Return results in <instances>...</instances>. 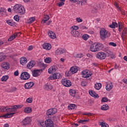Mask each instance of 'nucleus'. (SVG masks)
Returning a JSON list of instances; mask_svg holds the SVG:
<instances>
[{"label":"nucleus","instance_id":"1","mask_svg":"<svg viewBox=\"0 0 127 127\" xmlns=\"http://www.w3.org/2000/svg\"><path fill=\"white\" fill-rule=\"evenodd\" d=\"M23 107V105H18L10 106V108L8 107H0V112H12V110L16 111L18 109H21Z\"/></svg>","mask_w":127,"mask_h":127},{"label":"nucleus","instance_id":"2","mask_svg":"<svg viewBox=\"0 0 127 127\" xmlns=\"http://www.w3.org/2000/svg\"><path fill=\"white\" fill-rule=\"evenodd\" d=\"M100 38L104 41L106 38H109L111 36V33L107 31L105 28H102L100 31Z\"/></svg>","mask_w":127,"mask_h":127},{"label":"nucleus","instance_id":"3","mask_svg":"<svg viewBox=\"0 0 127 127\" xmlns=\"http://www.w3.org/2000/svg\"><path fill=\"white\" fill-rule=\"evenodd\" d=\"M23 8H24L22 6L19 5V4H16L13 6V11L16 12V13L23 14L24 12H23Z\"/></svg>","mask_w":127,"mask_h":127},{"label":"nucleus","instance_id":"4","mask_svg":"<svg viewBox=\"0 0 127 127\" xmlns=\"http://www.w3.org/2000/svg\"><path fill=\"white\" fill-rule=\"evenodd\" d=\"M31 123V119L29 117H26L23 119L21 122V126H24V127H26L27 125H29Z\"/></svg>","mask_w":127,"mask_h":127},{"label":"nucleus","instance_id":"5","mask_svg":"<svg viewBox=\"0 0 127 127\" xmlns=\"http://www.w3.org/2000/svg\"><path fill=\"white\" fill-rule=\"evenodd\" d=\"M30 78V74L28 73L27 72H23L21 73L20 75V79L21 80H28Z\"/></svg>","mask_w":127,"mask_h":127},{"label":"nucleus","instance_id":"6","mask_svg":"<svg viewBox=\"0 0 127 127\" xmlns=\"http://www.w3.org/2000/svg\"><path fill=\"white\" fill-rule=\"evenodd\" d=\"M62 85H64V87H71V86H72V82H71V81L66 78L63 79L62 80Z\"/></svg>","mask_w":127,"mask_h":127},{"label":"nucleus","instance_id":"7","mask_svg":"<svg viewBox=\"0 0 127 127\" xmlns=\"http://www.w3.org/2000/svg\"><path fill=\"white\" fill-rule=\"evenodd\" d=\"M77 72H78V69L77 68V66H72L69 71H67V74L66 75L67 77L70 76L71 75V74H75V73H77Z\"/></svg>","mask_w":127,"mask_h":127},{"label":"nucleus","instance_id":"8","mask_svg":"<svg viewBox=\"0 0 127 127\" xmlns=\"http://www.w3.org/2000/svg\"><path fill=\"white\" fill-rule=\"evenodd\" d=\"M96 57L98 59L104 60V59H106V57H107V54L104 52H98L96 55Z\"/></svg>","mask_w":127,"mask_h":127},{"label":"nucleus","instance_id":"9","mask_svg":"<svg viewBox=\"0 0 127 127\" xmlns=\"http://www.w3.org/2000/svg\"><path fill=\"white\" fill-rule=\"evenodd\" d=\"M43 72V69H36L32 71V75L33 77H38V76H40V74H41V72Z\"/></svg>","mask_w":127,"mask_h":127},{"label":"nucleus","instance_id":"10","mask_svg":"<svg viewBox=\"0 0 127 127\" xmlns=\"http://www.w3.org/2000/svg\"><path fill=\"white\" fill-rule=\"evenodd\" d=\"M97 48L98 47H97L96 44L94 43L90 46V50L92 52H97V51H99Z\"/></svg>","mask_w":127,"mask_h":127},{"label":"nucleus","instance_id":"11","mask_svg":"<svg viewBox=\"0 0 127 127\" xmlns=\"http://www.w3.org/2000/svg\"><path fill=\"white\" fill-rule=\"evenodd\" d=\"M70 33L74 37H79L80 36V33L79 32L75 29H72Z\"/></svg>","mask_w":127,"mask_h":127},{"label":"nucleus","instance_id":"12","mask_svg":"<svg viewBox=\"0 0 127 127\" xmlns=\"http://www.w3.org/2000/svg\"><path fill=\"white\" fill-rule=\"evenodd\" d=\"M34 86V82H30L25 84L24 88L25 89H30V88H32Z\"/></svg>","mask_w":127,"mask_h":127},{"label":"nucleus","instance_id":"13","mask_svg":"<svg viewBox=\"0 0 127 127\" xmlns=\"http://www.w3.org/2000/svg\"><path fill=\"white\" fill-rule=\"evenodd\" d=\"M35 64L36 63L33 61H31L27 65V68L28 69H31L33 67H34L35 66Z\"/></svg>","mask_w":127,"mask_h":127},{"label":"nucleus","instance_id":"14","mask_svg":"<svg viewBox=\"0 0 127 127\" xmlns=\"http://www.w3.org/2000/svg\"><path fill=\"white\" fill-rule=\"evenodd\" d=\"M15 114V113H7L2 116H0V118H4V119H8L9 118H11L12 117H13V115Z\"/></svg>","mask_w":127,"mask_h":127},{"label":"nucleus","instance_id":"15","mask_svg":"<svg viewBox=\"0 0 127 127\" xmlns=\"http://www.w3.org/2000/svg\"><path fill=\"white\" fill-rule=\"evenodd\" d=\"M89 94L91 96V97H93V98H96V99L99 98L100 97L98 95L97 93H96V92L91 90L89 91Z\"/></svg>","mask_w":127,"mask_h":127},{"label":"nucleus","instance_id":"16","mask_svg":"<svg viewBox=\"0 0 127 127\" xmlns=\"http://www.w3.org/2000/svg\"><path fill=\"white\" fill-rule=\"evenodd\" d=\"M52 47V46H51V44L49 43H46L43 45V48H44V49H46V50H50Z\"/></svg>","mask_w":127,"mask_h":127},{"label":"nucleus","instance_id":"17","mask_svg":"<svg viewBox=\"0 0 127 127\" xmlns=\"http://www.w3.org/2000/svg\"><path fill=\"white\" fill-rule=\"evenodd\" d=\"M1 67L3 69H4V70H8L9 68V64L6 62L3 63L1 64Z\"/></svg>","mask_w":127,"mask_h":127},{"label":"nucleus","instance_id":"18","mask_svg":"<svg viewBox=\"0 0 127 127\" xmlns=\"http://www.w3.org/2000/svg\"><path fill=\"white\" fill-rule=\"evenodd\" d=\"M48 34L50 37V38H52V39H55L56 38V35L54 32H52V31H50L48 33Z\"/></svg>","mask_w":127,"mask_h":127},{"label":"nucleus","instance_id":"19","mask_svg":"<svg viewBox=\"0 0 127 127\" xmlns=\"http://www.w3.org/2000/svg\"><path fill=\"white\" fill-rule=\"evenodd\" d=\"M6 23L11 26H13V27H15V26H16L15 22H13V21L11 20H7Z\"/></svg>","mask_w":127,"mask_h":127},{"label":"nucleus","instance_id":"20","mask_svg":"<svg viewBox=\"0 0 127 127\" xmlns=\"http://www.w3.org/2000/svg\"><path fill=\"white\" fill-rule=\"evenodd\" d=\"M33 111L34 112L37 111L36 107H33V109L31 107H27L24 109V112H32Z\"/></svg>","mask_w":127,"mask_h":127},{"label":"nucleus","instance_id":"21","mask_svg":"<svg viewBox=\"0 0 127 127\" xmlns=\"http://www.w3.org/2000/svg\"><path fill=\"white\" fill-rule=\"evenodd\" d=\"M20 64L21 65H25L27 63V59L26 58L22 57L20 59Z\"/></svg>","mask_w":127,"mask_h":127},{"label":"nucleus","instance_id":"22","mask_svg":"<svg viewBox=\"0 0 127 127\" xmlns=\"http://www.w3.org/2000/svg\"><path fill=\"white\" fill-rule=\"evenodd\" d=\"M44 89L45 90L49 91V90H52V89H53V86L50 84H46L44 85Z\"/></svg>","mask_w":127,"mask_h":127},{"label":"nucleus","instance_id":"23","mask_svg":"<svg viewBox=\"0 0 127 127\" xmlns=\"http://www.w3.org/2000/svg\"><path fill=\"white\" fill-rule=\"evenodd\" d=\"M5 58H6V56L4 55V54L2 53H0V62L3 61Z\"/></svg>","mask_w":127,"mask_h":127},{"label":"nucleus","instance_id":"24","mask_svg":"<svg viewBox=\"0 0 127 127\" xmlns=\"http://www.w3.org/2000/svg\"><path fill=\"white\" fill-rule=\"evenodd\" d=\"M96 47H97V49L98 50V51L99 50H102V49L104 48V45H103L102 43H98L96 44Z\"/></svg>","mask_w":127,"mask_h":127},{"label":"nucleus","instance_id":"25","mask_svg":"<svg viewBox=\"0 0 127 127\" xmlns=\"http://www.w3.org/2000/svg\"><path fill=\"white\" fill-rule=\"evenodd\" d=\"M68 109L69 110H76L77 109V106L74 104H70L68 106Z\"/></svg>","mask_w":127,"mask_h":127},{"label":"nucleus","instance_id":"26","mask_svg":"<svg viewBox=\"0 0 127 127\" xmlns=\"http://www.w3.org/2000/svg\"><path fill=\"white\" fill-rule=\"evenodd\" d=\"M98 12V5L95 4L93 6V7L92 8V10L91 11V12L92 13H95V12Z\"/></svg>","mask_w":127,"mask_h":127},{"label":"nucleus","instance_id":"27","mask_svg":"<svg viewBox=\"0 0 127 127\" xmlns=\"http://www.w3.org/2000/svg\"><path fill=\"white\" fill-rule=\"evenodd\" d=\"M64 52H65V51L61 48L58 49L56 51V53H57V54H63V53H64Z\"/></svg>","mask_w":127,"mask_h":127},{"label":"nucleus","instance_id":"28","mask_svg":"<svg viewBox=\"0 0 127 127\" xmlns=\"http://www.w3.org/2000/svg\"><path fill=\"white\" fill-rule=\"evenodd\" d=\"M35 21V17H30L28 20H27V23L29 24H31V23H32L33 22H34V21Z\"/></svg>","mask_w":127,"mask_h":127},{"label":"nucleus","instance_id":"29","mask_svg":"<svg viewBox=\"0 0 127 127\" xmlns=\"http://www.w3.org/2000/svg\"><path fill=\"white\" fill-rule=\"evenodd\" d=\"M102 88V83H97L95 84V88L96 90H100Z\"/></svg>","mask_w":127,"mask_h":127},{"label":"nucleus","instance_id":"30","mask_svg":"<svg viewBox=\"0 0 127 127\" xmlns=\"http://www.w3.org/2000/svg\"><path fill=\"white\" fill-rule=\"evenodd\" d=\"M127 28H125L123 32H122V35H121V37L123 39V40H125V38L124 37V35H125V34H127Z\"/></svg>","mask_w":127,"mask_h":127},{"label":"nucleus","instance_id":"31","mask_svg":"<svg viewBox=\"0 0 127 127\" xmlns=\"http://www.w3.org/2000/svg\"><path fill=\"white\" fill-rule=\"evenodd\" d=\"M101 109L102 111H107L108 109H110V107H109L108 104H105L103 105Z\"/></svg>","mask_w":127,"mask_h":127},{"label":"nucleus","instance_id":"32","mask_svg":"<svg viewBox=\"0 0 127 127\" xmlns=\"http://www.w3.org/2000/svg\"><path fill=\"white\" fill-rule=\"evenodd\" d=\"M69 94L70 96H72V97H75V95H76V90L75 89L69 90Z\"/></svg>","mask_w":127,"mask_h":127},{"label":"nucleus","instance_id":"33","mask_svg":"<svg viewBox=\"0 0 127 127\" xmlns=\"http://www.w3.org/2000/svg\"><path fill=\"white\" fill-rule=\"evenodd\" d=\"M55 79H61L62 75L59 73H54Z\"/></svg>","mask_w":127,"mask_h":127},{"label":"nucleus","instance_id":"34","mask_svg":"<svg viewBox=\"0 0 127 127\" xmlns=\"http://www.w3.org/2000/svg\"><path fill=\"white\" fill-rule=\"evenodd\" d=\"M109 27L111 28H116V27H118V23L117 22H113L112 24L109 25Z\"/></svg>","mask_w":127,"mask_h":127},{"label":"nucleus","instance_id":"35","mask_svg":"<svg viewBox=\"0 0 127 127\" xmlns=\"http://www.w3.org/2000/svg\"><path fill=\"white\" fill-rule=\"evenodd\" d=\"M8 78H9L8 75H4L1 78V81H2V82H5L7 80Z\"/></svg>","mask_w":127,"mask_h":127},{"label":"nucleus","instance_id":"36","mask_svg":"<svg viewBox=\"0 0 127 127\" xmlns=\"http://www.w3.org/2000/svg\"><path fill=\"white\" fill-rule=\"evenodd\" d=\"M44 18L45 19L43 20L42 21L44 22V23H46V21H47V20H49V18H50V17L48 16V15H45Z\"/></svg>","mask_w":127,"mask_h":127},{"label":"nucleus","instance_id":"37","mask_svg":"<svg viewBox=\"0 0 127 127\" xmlns=\"http://www.w3.org/2000/svg\"><path fill=\"white\" fill-rule=\"evenodd\" d=\"M113 89V86L111 85V84H107L106 86V89L107 91H110V90H112Z\"/></svg>","mask_w":127,"mask_h":127},{"label":"nucleus","instance_id":"38","mask_svg":"<svg viewBox=\"0 0 127 127\" xmlns=\"http://www.w3.org/2000/svg\"><path fill=\"white\" fill-rule=\"evenodd\" d=\"M40 126L41 127H45V126H46V121L44 122V121H41L40 122Z\"/></svg>","mask_w":127,"mask_h":127},{"label":"nucleus","instance_id":"39","mask_svg":"<svg viewBox=\"0 0 127 127\" xmlns=\"http://www.w3.org/2000/svg\"><path fill=\"white\" fill-rule=\"evenodd\" d=\"M15 34H13V35H11L8 39V41H12L13 39H15Z\"/></svg>","mask_w":127,"mask_h":127},{"label":"nucleus","instance_id":"40","mask_svg":"<svg viewBox=\"0 0 127 127\" xmlns=\"http://www.w3.org/2000/svg\"><path fill=\"white\" fill-rule=\"evenodd\" d=\"M85 72H86V76L87 78H89V77H91L92 76V73H91V71L89 70H85Z\"/></svg>","mask_w":127,"mask_h":127},{"label":"nucleus","instance_id":"41","mask_svg":"<svg viewBox=\"0 0 127 127\" xmlns=\"http://www.w3.org/2000/svg\"><path fill=\"white\" fill-rule=\"evenodd\" d=\"M51 61H52V60L51 58H47L46 59H45V62L46 63H48V64L51 63Z\"/></svg>","mask_w":127,"mask_h":127},{"label":"nucleus","instance_id":"42","mask_svg":"<svg viewBox=\"0 0 127 127\" xmlns=\"http://www.w3.org/2000/svg\"><path fill=\"white\" fill-rule=\"evenodd\" d=\"M109 101V99L106 97H103L101 100V102H102V103H106Z\"/></svg>","mask_w":127,"mask_h":127},{"label":"nucleus","instance_id":"43","mask_svg":"<svg viewBox=\"0 0 127 127\" xmlns=\"http://www.w3.org/2000/svg\"><path fill=\"white\" fill-rule=\"evenodd\" d=\"M118 27H119V31L121 32L122 30L123 29V25H122V23L119 22L118 23Z\"/></svg>","mask_w":127,"mask_h":127},{"label":"nucleus","instance_id":"44","mask_svg":"<svg viewBox=\"0 0 127 127\" xmlns=\"http://www.w3.org/2000/svg\"><path fill=\"white\" fill-rule=\"evenodd\" d=\"M58 110H57V108H53L48 109L47 112H57Z\"/></svg>","mask_w":127,"mask_h":127},{"label":"nucleus","instance_id":"45","mask_svg":"<svg viewBox=\"0 0 127 127\" xmlns=\"http://www.w3.org/2000/svg\"><path fill=\"white\" fill-rule=\"evenodd\" d=\"M89 36L88 34H84L82 36V38L84 40H88Z\"/></svg>","mask_w":127,"mask_h":127},{"label":"nucleus","instance_id":"46","mask_svg":"<svg viewBox=\"0 0 127 127\" xmlns=\"http://www.w3.org/2000/svg\"><path fill=\"white\" fill-rule=\"evenodd\" d=\"M119 8V11L121 13V14H123V15H126V11L122 8Z\"/></svg>","mask_w":127,"mask_h":127},{"label":"nucleus","instance_id":"47","mask_svg":"<svg viewBox=\"0 0 127 127\" xmlns=\"http://www.w3.org/2000/svg\"><path fill=\"white\" fill-rule=\"evenodd\" d=\"M82 74L83 75V78H88L87 76V72L86 71V70H83L82 71Z\"/></svg>","mask_w":127,"mask_h":127},{"label":"nucleus","instance_id":"48","mask_svg":"<svg viewBox=\"0 0 127 127\" xmlns=\"http://www.w3.org/2000/svg\"><path fill=\"white\" fill-rule=\"evenodd\" d=\"M56 114L55 112H47V116H53V115Z\"/></svg>","mask_w":127,"mask_h":127},{"label":"nucleus","instance_id":"49","mask_svg":"<svg viewBox=\"0 0 127 127\" xmlns=\"http://www.w3.org/2000/svg\"><path fill=\"white\" fill-rule=\"evenodd\" d=\"M52 70H53V72H56V71L57 70L58 67L56 65H53L51 67Z\"/></svg>","mask_w":127,"mask_h":127},{"label":"nucleus","instance_id":"50","mask_svg":"<svg viewBox=\"0 0 127 127\" xmlns=\"http://www.w3.org/2000/svg\"><path fill=\"white\" fill-rule=\"evenodd\" d=\"M33 100L32 99V97L28 98V99H27L26 102L27 103H29L30 104H31V103H32Z\"/></svg>","mask_w":127,"mask_h":127},{"label":"nucleus","instance_id":"51","mask_svg":"<svg viewBox=\"0 0 127 127\" xmlns=\"http://www.w3.org/2000/svg\"><path fill=\"white\" fill-rule=\"evenodd\" d=\"M88 120H79L78 121L79 124H85V123H88Z\"/></svg>","mask_w":127,"mask_h":127},{"label":"nucleus","instance_id":"52","mask_svg":"<svg viewBox=\"0 0 127 127\" xmlns=\"http://www.w3.org/2000/svg\"><path fill=\"white\" fill-rule=\"evenodd\" d=\"M14 19L16 21H19V17L18 16V15H16L14 16Z\"/></svg>","mask_w":127,"mask_h":127},{"label":"nucleus","instance_id":"53","mask_svg":"<svg viewBox=\"0 0 127 127\" xmlns=\"http://www.w3.org/2000/svg\"><path fill=\"white\" fill-rule=\"evenodd\" d=\"M54 73L52 75H50L49 77V80H55V79H56Z\"/></svg>","mask_w":127,"mask_h":127},{"label":"nucleus","instance_id":"54","mask_svg":"<svg viewBox=\"0 0 127 127\" xmlns=\"http://www.w3.org/2000/svg\"><path fill=\"white\" fill-rule=\"evenodd\" d=\"M106 53H107L106 55H107V56L108 57L113 54V53L112 52V51H110L109 50L106 51Z\"/></svg>","mask_w":127,"mask_h":127},{"label":"nucleus","instance_id":"55","mask_svg":"<svg viewBox=\"0 0 127 127\" xmlns=\"http://www.w3.org/2000/svg\"><path fill=\"white\" fill-rule=\"evenodd\" d=\"M83 115H84L85 116H90V117L94 115V114L91 113H83Z\"/></svg>","mask_w":127,"mask_h":127},{"label":"nucleus","instance_id":"56","mask_svg":"<svg viewBox=\"0 0 127 127\" xmlns=\"http://www.w3.org/2000/svg\"><path fill=\"white\" fill-rule=\"evenodd\" d=\"M109 44V45L113 46L114 47H116V46H117V44L114 42H110Z\"/></svg>","mask_w":127,"mask_h":127},{"label":"nucleus","instance_id":"57","mask_svg":"<svg viewBox=\"0 0 127 127\" xmlns=\"http://www.w3.org/2000/svg\"><path fill=\"white\" fill-rule=\"evenodd\" d=\"M64 2H59L58 3V6H59L60 7L62 6V5H64Z\"/></svg>","mask_w":127,"mask_h":127},{"label":"nucleus","instance_id":"58","mask_svg":"<svg viewBox=\"0 0 127 127\" xmlns=\"http://www.w3.org/2000/svg\"><path fill=\"white\" fill-rule=\"evenodd\" d=\"M83 54L80 53V54H78L77 55L76 57H77V58H82V57H83Z\"/></svg>","mask_w":127,"mask_h":127},{"label":"nucleus","instance_id":"59","mask_svg":"<svg viewBox=\"0 0 127 127\" xmlns=\"http://www.w3.org/2000/svg\"><path fill=\"white\" fill-rule=\"evenodd\" d=\"M81 86H82V87H86V86H87L86 81H82L81 82Z\"/></svg>","mask_w":127,"mask_h":127},{"label":"nucleus","instance_id":"60","mask_svg":"<svg viewBox=\"0 0 127 127\" xmlns=\"http://www.w3.org/2000/svg\"><path fill=\"white\" fill-rule=\"evenodd\" d=\"M72 29H75V30H77V29H79V27L77 26H74L71 27Z\"/></svg>","mask_w":127,"mask_h":127},{"label":"nucleus","instance_id":"61","mask_svg":"<svg viewBox=\"0 0 127 127\" xmlns=\"http://www.w3.org/2000/svg\"><path fill=\"white\" fill-rule=\"evenodd\" d=\"M76 20L77 21V22H82V21H83V20L80 18H76Z\"/></svg>","mask_w":127,"mask_h":127},{"label":"nucleus","instance_id":"62","mask_svg":"<svg viewBox=\"0 0 127 127\" xmlns=\"http://www.w3.org/2000/svg\"><path fill=\"white\" fill-rule=\"evenodd\" d=\"M98 124L99 125V126H101V127H104L105 125H106L103 122H99L98 123Z\"/></svg>","mask_w":127,"mask_h":127},{"label":"nucleus","instance_id":"63","mask_svg":"<svg viewBox=\"0 0 127 127\" xmlns=\"http://www.w3.org/2000/svg\"><path fill=\"white\" fill-rule=\"evenodd\" d=\"M80 29H87V28L85 26H79Z\"/></svg>","mask_w":127,"mask_h":127},{"label":"nucleus","instance_id":"64","mask_svg":"<svg viewBox=\"0 0 127 127\" xmlns=\"http://www.w3.org/2000/svg\"><path fill=\"white\" fill-rule=\"evenodd\" d=\"M19 74L18 70H17L14 72V76H18Z\"/></svg>","mask_w":127,"mask_h":127}]
</instances>
